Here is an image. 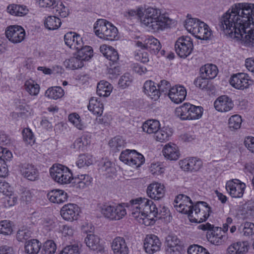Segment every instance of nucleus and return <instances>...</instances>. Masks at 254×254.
Wrapping results in <instances>:
<instances>
[{
	"mask_svg": "<svg viewBox=\"0 0 254 254\" xmlns=\"http://www.w3.org/2000/svg\"><path fill=\"white\" fill-rule=\"evenodd\" d=\"M191 104L190 103H184L179 107H177L175 110L176 116L179 117L182 120H189L190 108Z\"/></svg>",
	"mask_w": 254,
	"mask_h": 254,
	"instance_id": "36",
	"label": "nucleus"
},
{
	"mask_svg": "<svg viewBox=\"0 0 254 254\" xmlns=\"http://www.w3.org/2000/svg\"><path fill=\"white\" fill-rule=\"evenodd\" d=\"M164 157L170 160H177L180 156V153L177 146L172 143L166 144L162 150Z\"/></svg>",
	"mask_w": 254,
	"mask_h": 254,
	"instance_id": "23",
	"label": "nucleus"
},
{
	"mask_svg": "<svg viewBox=\"0 0 254 254\" xmlns=\"http://www.w3.org/2000/svg\"><path fill=\"white\" fill-rule=\"evenodd\" d=\"M173 205L177 211L188 214L189 219L190 217V214H192L194 211V205L191 200L189 197L183 194L176 196Z\"/></svg>",
	"mask_w": 254,
	"mask_h": 254,
	"instance_id": "7",
	"label": "nucleus"
},
{
	"mask_svg": "<svg viewBox=\"0 0 254 254\" xmlns=\"http://www.w3.org/2000/svg\"><path fill=\"white\" fill-rule=\"evenodd\" d=\"M89 144V141L85 136H82L77 138L73 144V148L80 150Z\"/></svg>",
	"mask_w": 254,
	"mask_h": 254,
	"instance_id": "55",
	"label": "nucleus"
},
{
	"mask_svg": "<svg viewBox=\"0 0 254 254\" xmlns=\"http://www.w3.org/2000/svg\"><path fill=\"white\" fill-rule=\"evenodd\" d=\"M241 233L246 237H250L254 235V223L245 222Z\"/></svg>",
	"mask_w": 254,
	"mask_h": 254,
	"instance_id": "57",
	"label": "nucleus"
},
{
	"mask_svg": "<svg viewBox=\"0 0 254 254\" xmlns=\"http://www.w3.org/2000/svg\"><path fill=\"white\" fill-rule=\"evenodd\" d=\"M6 37L13 43L22 42L25 36L24 29L20 26L13 25L8 27L5 31Z\"/></svg>",
	"mask_w": 254,
	"mask_h": 254,
	"instance_id": "13",
	"label": "nucleus"
},
{
	"mask_svg": "<svg viewBox=\"0 0 254 254\" xmlns=\"http://www.w3.org/2000/svg\"><path fill=\"white\" fill-rule=\"evenodd\" d=\"M161 12V10L158 8L148 7L144 9L140 7L136 9V14L138 17H142L141 19L142 23L147 26L153 20L159 16Z\"/></svg>",
	"mask_w": 254,
	"mask_h": 254,
	"instance_id": "9",
	"label": "nucleus"
},
{
	"mask_svg": "<svg viewBox=\"0 0 254 254\" xmlns=\"http://www.w3.org/2000/svg\"><path fill=\"white\" fill-rule=\"evenodd\" d=\"M143 91L145 94L154 101L160 97V91L157 88L155 83L151 81H146L143 86Z\"/></svg>",
	"mask_w": 254,
	"mask_h": 254,
	"instance_id": "27",
	"label": "nucleus"
},
{
	"mask_svg": "<svg viewBox=\"0 0 254 254\" xmlns=\"http://www.w3.org/2000/svg\"><path fill=\"white\" fill-rule=\"evenodd\" d=\"M242 122V120L240 115H233L229 119V127L232 130L238 129L240 128Z\"/></svg>",
	"mask_w": 254,
	"mask_h": 254,
	"instance_id": "48",
	"label": "nucleus"
},
{
	"mask_svg": "<svg viewBox=\"0 0 254 254\" xmlns=\"http://www.w3.org/2000/svg\"><path fill=\"white\" fill-rule=\"evenodd\" d=\"M52 178L61 185L69 184L72 178V174L69 169L60 164H54L50 169Z\"/></svg>",
	"mask_w": 254,
	"mask_h": 254,
	"instance_id": "5",
	"label": "nucleus"
},
{
	"mask_svg": "<svg viewBox=\"0 0 254 254\" xmlns=\"http://www.w3.org/2000/svg\"><path fill=\"white\" fill-rule=\"evenodd\" d=\"M77 34L74 32H68L64 35V40L65 44L69 48H71L72 45H74V43L73 42L74 38H75Z\"/></svg>",
	"mask_w": 254,
	"mask_h": 254,
	"instance_id": "63",
	"label": "nucleus"
},
{
	"mask_svg": "<svg viewBox=\"0 0 254 254\" xmlns=\"http://www.w3.org/2000/svg\"><path fill=\"white\" fill-rule=\"evenodd\" d=\"M86 246L93 251L101 252L104 249V246L101 242L100 238L94 234H88L84 240Z\"/></svg>",
	"mask_w": 254,
	"mask_h": 254,
	"instance_id": "24",
	"label": "nucleus"
},
{
	"mask_svg": "<svg viewBox=\"0 0 254 254\" xmlns=\"http://www.w3.org/2000/svg\"><path fill=\"white\" fill-rule=\"evenodd\" d=\"M221 228L215 227L207 232V238L211 243L215 245H219L226 239V237L223 235Z\"/></svg>",
	"mask_w": 254,
	"mask_h": 254,
	"instance_id": "22",
	"label": "nucleus"
},
{
	"mask_svg": "<svg viewBox=\"0 0 254 254\" xmlns=\"http://www.w3.org/2000/svg\"><path fill=\"white\" fill-rule=\"evenodd\" d=\"M187 91L184 87L175 86L168 92V96L174 103L179 104L182 102L186 98Z\"/></svg>",
	"mask_w": 254,
	"mask_h": 254,
	"instance_id": "19",
	"label": "nucleus"
},
{
	"mask_svg": "<svg viewBox=\"0 0 254 254\" xmlns=\"http://www.w3.org/2000/svg\"><path fill=\"white\" fill-rule=\"evenodd\" d=\"M88 109L95 115H102L104 106L97 98L92 97L89 100Z\"/></svg>",
	"mask_w": 254,
	"mask_h": 254,
	"instance_id": "33",
	"label": "nucleus"
},
{
	"mask_svg": "<svg viewBox=\"0 0 254 254\" xmlns=\"http://www.w3.org/2000/svg\"><path fill=\"white\" fill-rule=\"evenodd\" d=\"M4 198V203L5 206H11L14 205L17 201V197L12 193V191L9 194H5Z\"/></svg>",
	"mask_w": 254,
	"mask_h": 254,
	"instance_id": "64",
	"label": "nucleus"
},
{
	"mask_svg": "<svg viewBox=\"0 0 254 254\" xmlns=\"http://www.w3.org/2000/svg\"><path fill=\"white\" fill-rule=\"evenodd\" d=\"M175 48L177 54L181 58H185L189 56L193 50L192 40L189 36H182L177 39Z\"/></svg>",
	"mask_w": 254,
	"mask_h": 254,
	"instance_id": "8",
	"label": "nucleus"
},
{
	"mask_svg": "<svg viewBox=\"0 0 254 254\" xmlns=\"http://www.w3.org/2000/svg\"><path fill=\"white\" fill-rule=\"evenodd\" d=\"M172 133L173 130L171 128L164 127L161 128L159 127L155 135H154L153 137L158 141H166L169 140Z\"/></svg>",
	"mask_w": 254,
	"mask_h": 254,
	"instance_id": "32",
	"label": "nucleus"
},
{
	"mask_svg": "<svg viewBox=\"0 0 254 254\" xmlns=\"http://www.w3.org/2000/svg\"><path fill=\"white\" fill-rule=\"evenodd\" d=\"M125 140L120 136L115 137L111 139L109 145L113 151H119L125 146Z\"/></svg>",
	"mask_w": 254,
	"mask_h": 254,
	"instance_id": "42",
	"label": "nucleus"
},
{
	"mask_svg": "<svg viewBox=\"0 0 254 254\" xmlns=\"http://www.w3.org/2000/svg\"><path fill=\"white\" fill-rule=\"evenodd\" d=\"M230 84L234 88L244 90L248 88L253 82L251 80L249 75L245 73H239L234 74L230 80Z\"/></svg>",
	"mask_w": 254,
	"mask_h": 254,
	"instance_id": "12",
	"label": "nucleus"
},
{
	"mask_svg": "<svg viewBox=\"0 0 254 254\" xmlns=\"http://www.w3.org/2000/svg\"><path fill=\"white\" fill-rule=\"evenodd\" d=\"M41 243L37 240H31L27 241L25 244V252L29 254H37L39 253Z\"/></svg>",
	"mask_w": 254,
	"mask_h": 254,
	"instance_id": "37",
	"label": "nucleus"
},
{
	"mask_svg": "<svg viewBox=\"0 0 254 254\" xmlns=\"http://www.w3.org/2000/svg\"><path fill=\"white\" fill-rule=\"evenodd\" d=\"M173 23L172 19L164 13H160V16L153 20L147 27L154 32H158L169 28Z\"/></svg>",
	"mask_w": 254,
	"mask_h": 254,
	"instance_id": "10",
	"label": "nucleus"
},
{
	"mask_svg": "<svg viewBox=\"0 0 254 254\" xmlns=\"http://www.w3.org/2000/svg\"><path fill=\"white\" fill-rule=\"evenodd\" d=\"M12 231L11 224L8 220H2L0 222V233L4 235L11 234Z\"/></svg>",
	"mask_w": 254,
	"mask_h": 254,
	"instance_id": "51",
	"label": "nucleus"
},
{
	"mask_svg": "<svg viewBox=\"0 0 254 254\" xmlns=\"http://www.w3.org/2000/svg\"><path fill=\"white\" fill-rule=\"evenodd\" d=\"M248 251L246 242H238L230 245L227 249V254H246Z\"/></svg>",
	"mask_w": 254,
	"mask_h": 254,
	"instance_id": "28",
	"label": "nucleus"
},
{
	"mask_svg": "<svg viewBox=\"0 0 254 254\" xmlns=\"http://www.w3.org/2000/svg\"><path fill=\"white\" fill-rule=\"evenodd\" d=\"M100 50L104 56L113 64L116 63L119 61V54L117 51L112 47L103 45L100 46Z\"/></svg>",
	"mask_w": 254,
	"mask_h": 254,
	"instance_id": "29",
	"label": "nucleus"
},
{
	"mask_svg": "<svg viewBox=\"0 0 254 254\" xmlns=\"http://www.w3.org/2000/svg\"><path fill=\"white\" fill-rule=\"evenodd\" d=\"M135 45L142 49H147L155 54L158 53L161 48L159 40L152 36L146 38L144 43L137 41Z\"/></svg>",
	"mask_w": 254,
	"mask_h": 254,
	"instance_id": "16",
	"label": "nucleus"
},
{
	"mask_svg": "<svg viewBox=\"0 0 254 254\" xmlns=\"http://www.w3.org/2000/svg\"><path fill=\"white\" fill-rule=\"evenodd\" d=\"M56 249V245L54 241L49 240L44 243L41 253L42 254H54Z\"/></svg>",
	"mask_w": 254,
	"mask_h": 254,
	"instance_id": "49",
	"label": "nucleus"
},
{
	"mask_svg": "<svg viewBox=\"0 0 254 254\" xmlns=\"http://www.w3.org/2000/svg\"><path fill=\"white\" fill-rule=\"evenodd\" d=\"M20 171L22 175L29 180L34 181L38 178L39 172L37 169L32 164L23 165Z\"/></svg>",
	"mask_w": 254,
	"mask_h": 254,
	"instance_id": "25",
	"label": "nucleus"
},
{
	"mask_svg": "<svg viewBox=\"0 0 254 254\" xmlns=\"http://www.w3.org/2000/svg\"><path fill=\"white\" fill-rule=\"evenodd\" d=\"M246 187V184L238 179L229 181L226 184L227 191L232 197L235 198L242 197Z\"/></svg>",
	"mask_w": 254,
	"mask_h": 254,
	"instance_id": "11",
	"label": "nucleus"
},
{
	"mask_svg": "<svg viewBox=\"0 0 254 254\" xmlns=\"http://www.w3.org/2000/svg\"><path fill=\"white\" fill-rule=\"evenodd\" d=\"M127 206L131 211L132 216L136 219L142 220V223L145 225L153 224L154 222L153 216L158 219L164 218L168 212V210L164 206L157 208L153 202L147 198L139 197L131 199L127 203ZM140 223H141L139 221Z\"/></svg>",
	"mask_w": 254,
	"mask_h": 254,
	"instance_id": "2",
	"label": "nucleus"
},
{
	"mask_svg": "<svg viewBox=\"0 0 254 254\" xmlns=\"http://www.w3.org/2000/svg\"><path fill=\"white\" fill-rule=\"evenodd\" d=\"M190 109L189 120L200 118L202 115V108L200 106H195L191 104Z\"/></svg>",
	"mask_w": 254,
	"mask_h": 254,
	"instance_id": "50",
	"label": "nucleus"
},
{
	"mask_svg": "<svg viewBox=\"0 0 254 254\" xmlns=\"http://www.w3.org/2000/svg\"><path fill=\"white\" fill-rule=\"evenodd\" d=\"M160 126L158 121L155 120H149L146 121L142 125L143 131L148 134H155Z\"/></svg>",
	"mask_w": 254,
	"mask_h": 254,
	"instance_id": "34",
	"label": "nucleus"
},
{
	"mask_svg": "<svg viewBox=\"0 0 254 254\" xmlns=\"http://www.w3.org/2000/svg\"><path fill=\"white\" fill-rule=\"evenodd\" d=\"M92 163L93 159L91 156L86 154L80 155L76 162L77 166L79 168L85 166H89Z\"/></svg>",
	"mask_w": 254,
	"mask_h": 254,
	"instance_id": "47",
	"label": "nucleus"
},
{
	"mask_svg": "<svg viewBox=\"0 0 254 254\" xmlns=\"http://www.w3.org/2000/svg\"><path fill=\"white\" fill-rule=\"evenodd\" d=\"M200 71L202 77L208 79H213L217 75V67L213 64H206L200 68Z\"/></svg>",
	"mask_w": 254,
	"mask_h": 254,
	"instance_id": "31",
	"label": "nucleus"
},
{
	"mask_svg": "<svg viewBox=\"0 0 254 254\" xmlns=\"http://www.w3.org/2000/svg\"><path fill=\"white\" fill-rule=\"evenodd\" d=\"M95 34L100 38L114 40L118 34V29L112 23L103 19H98L94 25Z\"/></svg>",
	"mask_w": 254,
	"mask_h": 254,
	"instance_id": "3",
	"label": "nucleus"
},
{
	"mask_svg": "<svg viewBox=\"0 0 254 254\" xmlns=\"http://www.w3.org/2000/svg\"><path fill=\"white\" fill-rule=\"evenodd\" d=\"M64 90L59 86L48 88L45 92V96L50 99H58L64 95Z\"/></svg>",
	"mask_w": 254,
	"mask_h": 254,
	"instance_id": "39",
	"label": "nucleus"
},
{
	"mask_svg": "<svg viewBox=\"0 0 254 254\" xmlns=\"http://www.w3.org/2000/svg\"><path fill=\"white\" fill-rule=\"evenodd\" d=\"M132 81V77L128 73H126L120 78L118 84L123 89H125L129 86Z\"/></svg>",
	"mask_w": 254,
	"mask_h": 254,
	"instance_id": "52",
	"label": "nucleus"
},
{
	"mask_svg": "<svg viewBox=\"0 0 254 254\" xmlns=\"http://www.w3.org/2000/svg\"><path fill=\"white\" fill-rule=\"evenodd\" d=\"M72 180H74V183L78 185L79 188H84L90 183L91 178L88 175H81L74 178L72 177Z\"/></svg>",
	"mask_w": 254,
	"mask_h": 254,
	"instance_id": "45",
	"label": "nucleus"
},
{
	"mask_svg": "<svg viewBox=\"0 0 254 254\" xmlns=\"http://www.w3.org/2000/svg\"><path fill=\"white\" fill-rule=\"evenodd\" d=\"M165 187L162 184L154 182L148 185L146 193L150 198L159 200L164 197L165 193Z\"/></svg>",
	"mask_w": 254,
	"mask_h": 254,
	"instance_id": "14",
	"label": "nucleus"
},
{
	"mask_svg": "<svg viewBox=\"0 0 254 254\" xmlns=\"http://www.w3.org/2000/svg\"><path fill=\"white\" fill-rule=\"evenodd\" d=\"M68 120L79 129H82L84 127V126L81 123L79 116L78 114H70L68 116Z\"/></svg>",
	"mask_w": 254,
	"mask_h": 254,
	"instance_id": "59",
	"label": "nucleus"
},
{
	"mask_svg": "<svg viewBox=\"0 0 254 254\" xmlns=\"http://www.w3.org/2000/svg\"><path fill=\"white\" fill-rule=\"evenodd\" d=\"M189 14L187 16V18L185 21V26L186 29L190 33L193 34L195 28L198 27L200 22L199 19L197 18H191L190 17Z\"/></svg>",
	"mask_w": 254,
	"mask_h": 254,
	"instance_id": "41",
	"label": "nucleus"
},
{
	"mask_svg": "<svg viewBox=\"0 0 254 254\" xmlns=\"http://www.w3.org/2000/svg\"><path fill=\"white\" fill-rule=\"evenodd\" d=\"M158 90L160 91V95L161 93H163L165 95L167 94L168 95V92H170L172 88L170 83L165 80H161L158 85Z\"/></svg>",
	"mask_w": 254,
	"mask_h": 254,
	"instance_id": "61",
	"label": "nucleus"
},
{
	"mask_svg": "<svg viewBox=\"0 0 254 254\" xmlns=\"http://www.w3.org/2000/svg\"><path fill=\"white\" fill-rule=\"evenodd\" d=\"M131 154L132 150L126 149L122 152L120 156V159L124 163L130 166V162L132 159Z\"/></svg>",
	"mask_w": 254,
	"mask_h": 254,
	"instance_id": "60",
	"label": "nucleus"
},
{
	"mask_svg": "<svg viewBox=\"0 0 254 254\" xmlns=\"http://www.w3.org/2000/svg\"><path fill=\"white\" fill-rule=\"evenodd\" d=\"M79 213V207L77 205L73 203H68L64 205L61 210V215L63 219L69 221L77 220Z\"/></svg>",
	"mask_w": 254,
	"mask_h": 254,
	"instance_id": "15",
	"label": "nucleus"
},
{
	"mask_svg": "<svg viewBox=\"0 0 254 254\" xmlns=\"http://www.w3.org/2000/svg\"><path fill=\"white\" fill-rule=\"evenodd\" d=\"M188 253V254H210L206 249L197 245L189 247Z\"/></svg>",
	"mask_w": 254,
	"mask_h": 254,
	"instance_id": "53",
	"label": "nucleus"
},
{
	"mask_svg": "<svg viewBox=\"0 0 254 254\" xmlns=\"http://www.w3.org/2000/svg\"><path fill=\"white\" fill-rule=\"evenodd\" d=\"M97 207L101 214L110 220H120L127 214L126 209L121 205L116 206L103 203L98 204Z\"/></svg>",
	"mask_w": 254,
	"mask_h": 254,
	"instance_id": "4",
	"label": "nucleus"
},
{
	"mask_svg": "<svg viewBox=\"0 0 254 254\" xmlns=\"http://www.w3.org/2000/svg\"><path fill=\"white\" fill-rule=\"evenodd\" d=\"M64 64L66 68L70 69H77L83 66V62L77 56L66 60Z\"/></svg>",
	"mask_w": 254,
	"mask_h": 254,
	"instance_id": "40",
	"label": "nucleus"
},
{
	"mask_svg": "<svg viewBox=\"0 0 254 254\" xmlns=\"http://www.w3.org/2000/svg\"><path fill=\"white\" fill-rule=\"evenodd\" d=\"M211 212L210 207L204 201H198L194 205V211L190 218L191 222L201 223L206 220Z\"/></svg>",
	"mask_w": 254,
	"mask_h": 254,
	"instance_id": "6",
	"label": "nucleus"
},
{
	"mask_svg": "<svg viewBox=\"0 0 254 254\" xmlns=\"http://www.w3.org/2000/svg\"><path fill=\"white\" fill-rule=\"evenodd\" d=\"M93 50L90 46H85L77 50V56L83 62L88 61L92 56Z\"/></svg>",
	"mask_w": 254,
	"mask_h": 254,
	"instance_id": "43",
	"label": "nucleus"
},
{
	"mask_svg": "<svg viewBox=\"0 0 254 254\" xmlns=\"http://www.w3.org/2000/svg\"><path fill=\"white\" fill-rule=\"evenodd\" d=\"M208 78H205L201 75L200 77H197L194 81L195 86L200 89H204L207 88L208 81Z\"/></svg>",
	"mask_w": 254,
	"mask_h": 254,
	"instance_id": "62",
	"label": "nucleus"
},
{
	"mask_svg": "<svg viewBox=\"0 0 254 254\" xmlns=\"http://www.w3.org/2000/svg\"><path fill=\"white\" fill-rule=\"evenodd\" d=\"M215 109L221 112H226L230 111L233 107L232 100L227 96H221L214 102Z\"/></svg>",
	"mask_w": 254,
	"mask_h": 254,
	"instance_id": "21",
	"label": "nucleus"
},
{
	"mask_svg": "<svg viewBox=\"0 0 254 254\" xmlns=\"http://www.w3.org/2000/svg\"><path fill=\"white\" fill-rule=\"evenodd\" d=\"M60 254H80L79 248L77 245H70L64 247Z\"/></svg>",
	"mask_w": 254,
	"mask_h": 254,
	"instance_id": "58",
	"label": "nucleus"
},
{
	"mask_svg": "<svg viewBox=\"0 0 254 254\" xmlns=\"http://www.w3.org/2000/svg\"><path fill=\"white\" fill-rule=\"evenodd\" d=\"M47 196L50 201L57 203L64 202L68 197L67 193L61 190H52L47 194Z\"/></svg>",
	"mask_w": 254,
	"mask_h": 254,
	"instance_id": "26",
	"label": "nucleus"
},
{
	"mask_svg": "<svg viewBox=\"0 0 254 254\" xmlns=\"http://www.w3.org/2000/svg\"><path fill=\"white\" fill-rule=\"evenodd\" d=\"M56 13L61 17H65L68 15V9L61 1H58L57 4L53 7Z\"/></svg>",
	"mask_w": 254,
	"mask_h": 254,
	"instance_id": "54",
	"label": "nucleus"
},
{
	"mask_svg": "<svg viewBox=\"0 0 254 254\" xmlns=\"http://www.w3.org/2000/svg\"><path fill=\"white\" fill-rule=\"evenodd\" d=\"M132 158L130 162V166L137 168L140 166L144 162L143 156L135 150H132Z\"/></svg>",
	"mask_w": 254,
	"mask_h": 254,
	"instance_id": "44",
	"label": "nucleus"
},
{
	"mask_svg": "<svg viewBox=\"0 0 254 254\" xmlns=\"http://www.w3.org/2000/svg\"><path fill=\"white\" fill-rule=\"evenodd\" d=\"M62 24L61 19L55 16H49L45 20L44 25L49 30H54L58 29Z\"/></svg>",
	"mask_w": 254,
	"mask_h": 254,
	"instance_id": "38",
	"label": "nucleus"
},
{
	"mask_svg": "<svg viewBox=\"0 0 254 254\" xmlns=\"http://www.w3.org/2000/svg\"><path fill=\"white\" fill-rule=\"evenodd\" d=\"M196 38L200 40H207L211 35V31L208 26L202 22L195 29L192 34Z\"/></svg>",
	"mask_w": 254,
	"mask_h": 254,
	"instance_id": "30",
	"label": "nucleus"
},
{
	"mask_svg": "<svg viewBox=\"0 0 254 254\" xmlns=\"http://www.w3.org/2000/svg\"><path fill=\"white\" fill-rule=\"evenodd\" d=\"M24 141L28 144L32 145L35 142V138L31 130L28 128H24L22 131Z\"/></svg>",
	"mask_w": 254,
	"mask_h": 254,
	"instance_id": "56",
	"label": "nucleus"
},
{
	"mask_svg": "<svg viewBox=\"0 0 254 254\" xmlns=\"http://www.w3.org/2000/svg\"><path fill=\"white\" fill-rule=\"evenodd\" d=\"M25 87L26 90L31 95L36 96L39 92V85L32 80L26 81Z\"/></svg>",
	"mask_w": 254,
	"mask_h": 254,
	"instance_id": "46",
	"label": "nucleus"
},
{
	"mask_svg": "<svg viewBox=\"0 0 254 254\" xmlns=\"http://www.w3.org/2000/svg\"><path fill=\"white\" fill-rule=\"evenodd\" d=\"M219 26L229 37L254 47V4H235L222 16Z\"/></svg>",
	"mask_w": 254,
	"mask_h": 254,
	"instance_id": "1",
	"label": "nucleus"
},
{
	"mask_svg": "<svg viewBox=\"0 0 254 254\" xmlns=\"http://www.w3.org/2000/svg\"><path fill=\"white\" fill-rule=\"evenodd\" d=\"M161 243L157 236L154 235H147L144 242V248L147 253L152 254L160 249Z\"/></svg>",
	"mask_w": 254,
	"mask_h": 254,
	"instance_id": "17",
	"label": "nucleus"
},
{
	"mask_svg": "<svg viewBox=\"0 0 254 254\" xmlns=\"http://www.w3.org/2000/svg\"><path fill=\"white\" fill-rule=\"evenodd\" d=\"M181 168L184 171H197L202 165L201 161L195 157L186 158L179 162Z\"/></svg>",
	"mask_w": 254,
	"mask_h": 254,
	"instance_id": "18",
	"label": "nucleus"
},
{
	"mask_svg": "<svg viewBox=\"0 0 254 254\" xmlns=\"http://www.w3.org/2000/svg\"><path fill=\"white\" fill-rule=\"evenodd\" d=\"M111 247L114 254H128L129 249L123 237H116L113 240Z\"/></svg>",
	"mask_w": 254,
	"mask_h": 254,
	"instance_id": "20",
	"label": "nucleus"
},
{
	"mask_svg": "<svg viewBox=\"0 0 254 254\" xmlns=\"http://www.w3.org/2000/svg\"><path fill=\"white\" fill-rule=\"evenodd\" d=\"M113 89L112 85L107 81H101L97 87V93L100 96H109Z\"/></svg>",
	"mask_w": 254,
	"mask_h": 254,
	"instance_id": "35",
	"label": "nucleus"
}]
</instances>
